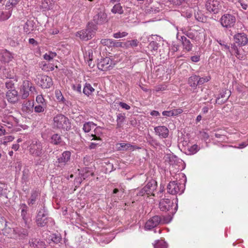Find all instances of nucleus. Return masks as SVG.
Returning a JSON list of instances; mask_svg holds the SVG:
<instances>
[{
    "label": "nucleus",
    "mask_w": 248,
    "mask_h": 248,
    "mask_svg": "<svg viewBox=\"0 0 248 248\" xmlns=\"http://www.w3.org/2000/svg\"><path fill=\"white\" fill-rule=\"evenodd\" d=\"M97 30V26L93 23H89L85 29L77 32L76 36L83 41H88L92 38Z\"/></svg>",
    "instance_id": "obj_1"
},
{
    "label": "nucleus",
    "mask_w": 248,
    "mask_h": 248,
    "mask_svg": "<svg viewBox=\"0 0 248 248\" xmlns=\"http://www.w3.org/2000/svg\"><path fill=\"white\" fill-rule=\"evenodd\" d=\"M159 208L161 211L170 212L174 214L177 210L178 206L176 204L175 206L174 202L169 199L163 198L160 200L159 203Z\"/></svg>",
    "instance_id": "obj_2"
},
{
    "label": "nucleus",
    "mask_w": 248,
    "mask_h": 248,
    "mask_svg": "<svg viewBox=\"0 0 248 248\" xmlns=\"http://www.w3.org/2000/svg\"><path fill=\"white\" fill-rule=\"evenodd\" d=\"M53 125L59 129L68 130L71 127V124L69 119L62 114H59L53 118Z\"/></svg>",
    "instance_id": "obj_3"
},
{
    "label": "nucleus",
    "mask_w": 248,
    "mask_h": 248,
    "mask_svg": "<svg viewBox=\"0 0 248 248\" xmlns=\"http://www.w3.org/2000/svg\"><path fill=\"white\" fill-rule=\"evenodd\" d=\"M167 191L171 195H180L185 190V186L183 184L179 183L176 181H170L167 186Z\"/></svg>",
    "instance_id": "obj_4"
},
{
    "label": "nucleus",
    "mask_w": 248,
    "mask_h": 248,
    "mask_svg": "<svg viewBox=\"0 0 248 248\" xmlns=\"http://www.w3.org/2000/svg\"><path fill=\"white\" fill-rule=\"evenodd\" d=\"M48 213L45 206H42L37 212L36 217V222L38 226L44 227L46 225L48 220Z\"/></svg>",
    "instance_id": "obj_5"
},
{
    "label": "nucleus",
    "mask_w": 248,
    "mask_h": 248,
    "mask_svg": "<svg viewBox=\"0 0 248 248\" xmlns=\"http://www.w3.org/2000/svg\"><path fill=\"white\" fill-rule=\"evenodd\" d=\"M170 220L167 221L159 216H155L147 221L145 224V229L151 230L161 224L169 223Z\"/></svg>",
    "instance_id": "obj_6"
},
{
    "label": "nucleus",
    "mask_w": 248,
    "mask_h": 248,
    "mask_svg": "<svg viewBox=\"0 0 248 248\" xmlns=\"http://www.w3.org/2000/svg\"><path fill=\"white\" fill-rule=\"evenodd\" d=\"M236 22L234 16L229 14H225L221 17L220 22L221 25L226 28H231L234 26Z\"/></svg>",
    "instance_id": "obj_7"
},
{
    "label": "nucleus",
    "mask_w": 248,
    "mask_h": 248,
    "mask_svg": "<svg viewBox=\"0 0 248 248\" xmlns=\"http://www.w3.org/2000/svg\"><path fill=\"white\" fill-rule=\"evenodd\" d=\"M43 148V143L40 141H33L30 147V152L34 156H41L45 152Z\"/></svg>",
    "instance_id": "obj_8"
},
{
    "label": "nucleus",
    "mask_w": 248,
    "mask_h": 248,
    "mask_svg": "<svg viewBox=\"0 0 248 248\" xmlns=\"http://www.w3.org/2000/svg\"><path fill=\"white\" fill-rule=\"evenodd\" d=\"M34 90V88L32 86V84L28 80H24L21 86L20 90V95L22 99L27 98L30 92Z\"/></svg>",
    "instance_id": "obj_9"
},
{
    "label": "nucleus",
    "mask_w": 248,
    "mask_h": 248,
    "mask_svg": "<svg viewBox=\"0 0 248 248\" xmlns=\"http://www.w3.org/2000/svg\"><path fill=\"white\" fill-rule=\"evenodd\" d=\"M207 11L210 13L217 14L221 8V3L218 0H208L205 4Z\"/></svg>",
    "instance_id": "obj_10"
},
{
    "label": "nucleus",
    "mask_w": 248,
    "mask_h": 248,
    "mask_svg": "<svg viewBox=\"0 0 248 248\" xmlns=\"http://www.w3.org/2000/svg\"><path fill=\"white\" fill-rule=\"evenodd\" d=\"M115 63L108 57H106L102 59L97 64V67L99 69L102 71H107L112 69Z\"/></svg>",
    "instance_id": "obj_11"
},
{
    "label": "nucleus",
    "mask_w": 248,
    "mask_h": 248,
    "mask_svg": "<svg viewBox=\"0 0 248 248\" xmlns=\"http://www.w3.org/2000/svg\"><path fill=\"white\" fill-rule=\"evenodd\" d=\"M19 96L17 91L15 90H9L6 94V98L7 101L12 104H15L18 102Z\"/></svg>",
    "instance_id": "obj_12"
},
{
    "label": "nucleus",
    "mask_w": 248,
    "mask_h": 248,
    "mask_svg": "<svg viewBox=\"0 0 248 248\" xmlns=\"http://www.w3.org/2000/svg\"><path fill=\"white\" fill-rule=\"evenodd\" d=\"M234 40L238 45L242 46L248 43V38L245 33H238L234 36Z\"/></svg>",
    "instance_id": "obj_13"
},
{
    "label": "nucleus",
    "mask_w": 248,
    "mask_h": 248,
    "mask_svg": "<svg viewBox=\"0 0 248 248\" xmlns=\"http://www.w3.org/2000/svg\"><path fill=\"white\" fill-rule=\"evenodd\" d=\"M39 84L42 88H49L53 85L52 79L50 77L47 76L43 75L41 77Z\"/></svg>",
    "instance_id": "obj_14"
},
{
    "label": "nucleus",
    "mask_w": 248,
    "mask_h": 248,
    "mask_svg": "<svg viewBox=\"0 0 248 248\" xmlns=\"http://www.w3.org/2000/svg\"><path fill=\"white\" fill-rule=\"evenodd\" d=\"M155 132L156 135L161 138H166L169 135V129L165 126H158L154 128Z\"/></svg>",
    "instance_id": "obj_15"
},
{
    "label": "nucleus",
    "mask_w": 248,
    "mask_h": 248,
    "mask_svg": "<svg viewBox=\"0 0 248 248\" xmlns=\"http://www.w3.org/2000/svg\"><path fill=\"white\" fill-rule=\"evenodd\" d=\"M101 42L102 44L105 46H109L125 47L124 43L118 42L111 39H102Z\"/></svg>",
    "instance_id": "obj_16"
},
{
    "label": "nucleus",
    "mask_w": 248,
    "mask_h": 248,
    "mask_svg": "<svg viewBox=\"0 0 248 248\" xmlns=\"http://www.w3.org/2000/svg\"><path fill=\"white\" fill-rule=\"evenodd\" d=\"M13 59V54L6 49H3L0 51V61L3 62H9Z\"/></svg>",
    "instance_id": "obj_17"
},
{
    "label": "nucleus",
    "mask_w": 248,
    "mask_h": 248,
    "mask_svg": "<svg viewBox=\"0 0 248 248\" xmlns=\"http://www.w3.org/2000/svg\"><path fill=\"white\" fill-rule=\"evenodd\" d=\"M231 95V92L229 90L222 91L220 95L217 98L216 103L218 104L224 103L229 98Z\"/></svg>",
    "instance_id": "obj_18"
},
{
    "label": "nucleus",
    "mask_w": 248,
    "mask_h": 248,
    "mask_svg": "<svg viewBox=\"0 0 248 248\" xmlns=\"http://www.w3.org/2000/svg\"><path fill=\"white\" fill-rule=\"evenodd\" d=\"M146 191V194L154 196V191L156 188V182L155 180L149 181L144 187Z\"/></svg>",
    "instance_id": "obj_19"
},
{
    "label": "nucleus",
    "mask_w": 248,
    "mask_h": 248,
    "mask_svg": "<svg viewBox=\"0 0 248 248\" xmlns=\"http://www.w3.org/2000/svg\"><path fill=\"white\" fill-rule=\"evenodd\" d=\"M94 21L97 24H103L108 21L107 15L103 12H100L93 17Z\"/></svg>",
    "instance_id": "obj_20"
},
{
    "label": "nucleus",
    "mask_w": 248,
    "mask_h": 248,
    "mask_svg": "<svg viewBox=\"0 0 248 248\" xmlns=\"http://www.w3.org/2000/svg\"><path fill=\"white\" fill-rule=\"evenodd\" d=\"M30 248H46L45 243L38 239H31L30 241Z\"/></svg>",
    "instance_id": "obj_21"
},
{
    "label": "nucleus",
    "mask_w": 248,
    "mask_h": 248,
    "mask_svg": "<svg viewBox=\"0 0 248 248\" xmlns=\"http://www.w3.org/2000/svg\"><path fill=\"white\" fill-rule=\"evenodd\" d=\"M116 146L119 151H127L128 150L133 151L134 149L138 148V147L133 146L130 143H117Z\"/></svg>",
    "instance_id": "obj_22"
},
{
    "label": "nucleus",
    "mask_w": 248,
    "mask_h": 248,
    "mask_svg": "<svg viewBox=\"0 0 248 248\" xmlns=\"http://www.w3.org/2000/svg\"><path fill=\"white\" fill-rule=\"evenodd\" d=\"M19 209L21 210V217L26 224L29 217V215L28 214V207L26 204L22 203L20 204Z\"/></svg>",
    "instance_id": "obj_23"
},
{
    "label": "nucleus",
    "mask_w": 248,
    "mask_h": 248,
    "mask_svg": "<svg viewBox=\"0 0 248 248\" xmlns=\"http://www.w3.org/2000/svg\"><path fill=\"white\" fill-rule=\"evenodd\" d=\"M71 153L69 151H64L58 159V162L62 165H65L69 161Z\"/></svg>",
    "instance_id": "obj_24"
},
{
    "label": "nucleus",
    "mask_w": 248,
    "mask_h": 248,
    "mask_svg": "<svg viewBox=\"0 0 248 248\" xmlns=\"http://www.w3.org/2000/svg\"><path fill=\"white\" fill-rule=\"evenodd\" d=\"M181 40L184 49L186 51H190L192 50L193 45L191 43L189 40L187 39L185 36H182L181 37Z\"/></svg>",
    "instance_id": "obj_25"
},
{
    "label": "nucleus",
    "mask_w": 248,
    "mask_h": 248,
    "mask_svg": "<svg viewBox=\"0 0 248 248\" xmlns=\"http://www.w3.org/2000/svg\"><path fill=\"white\" fill-rule=\"evenodd\" d=\"M33 102L31 100L24 102L22 105V110L24 112L29 113L33 109Z\"/></svg>",
    "instance_id": "obj_26"
},
{
    "label": "nucleus",
    "mask_w": 248,
    "mask_h": 248,
    "mask_svg": "<svg viewBox=\"0 0 248 248\" xmlns=\"http://www.w3.org/2000/svg\"><path fill=\"white\" fill-rule=\"evenodd\" d=\"M183 110L181 108L173 109L172 110L169 111H164L162 112V114L164 116L170 117L173 116H176L178 114L182 113Z\"/></svg>",
    "instance_id": "obj_27"
},
{
    "label": "nucleus",
    "mask_w": 248,
    "mask_h": 248,
    "mask_svg": "<svg viewBox=\"0 0 248 248\" xmlns=\"http://www.w3.org/2000/svg\"><path fill=\"white\" fill-rule=\"evenodd\" d=\"M94 134H92L90 136L92 137V140H101L100 136L102 134V129L101 127H96L94 130Z\"/></svg>",
    "instance_id": "obj_28"
},
{
    "label": "nucleus",
    "mask_w": 248,
    "mask_h": 248,
    "mask_svg": "<svg viewBox=\"0 0 248 248\" xmlns=\"http://www.w3.org/2000/svg\"><path fill=\"white\" fill-rule=\"evenodd\" d=\"M51 142L54 145H62L63 144V141L61 136L58 134H55L52 135L51 137Z\"/></svg>",
    "instance_id": "obj_29"
},
{
    "label": "nucleus",
    "mask_w": 248,
    "mask_h": 248,
    "mask_svg": "<svg viewBox=\"0 0 248 248\" xmlns=\"http://www.w3.org/2000/svg\"><path fill=\"white\" fill-rule=\"evenodd\" d=\"M39 196V193L38 191L34 190L32 191L30 198L28 201L29 205H33L35 203L36 201Z\"/></svg>",
    "instance_id": "obj_30"
},
{
    "label": "nucleus",
    "mask_w": 248,
    "mask_h": 248,
    "mask_svg": "<svg viewBox=\"0 0 248 248\" xmlns=\"http://www.w3.org/2000/svg\"><path fill=\"white\" fill-rule=\"evenodd\" d=\"M15 118L12 116H9L8 117H4L2 120L3 123L8 128H11L14 125V121H15Z\"/></svg>",
    "instance_id": "obj_31"
},
{
    "label": "nucleus",
    "mask_w": 248,
    "mask_h": 248,
    "mask_svg": "<svg viewBox=\"0 0 248 248\" xmlns=\"http://www.w3.org/2000/svg\"><path fill=\"white\" fill-rule=\"evenodd\" d=\"M198 76L196 75H193L189 78L188 80V83L190 87L195 89L198 85Z\"/></svg>",
    "instance_id": "obj_32"
},
{
    "label": "nucleus",
    "mask_w": 248,
    "mask_h": 248,
    "mask_svg": "<svg viewBox=\"0 0 248 248\" xmlns=\"http://www.w3.org/2000/svg\"><path fill=\"white\" fill-rule=\"evenodd\" d=\"M33 22L32 21H27L25 24L23 29L26 34H29L33 29Z\"/></svg>",
    "instance_id": "obj_33"
},
{
    "label": "nucleus",
    "mask_w": 248,
    "mask_h": 248,
    "mask_svg": "<svg viewBox=\"0 0 248 248\" xmlns=\"http://www.w3.org/2000/svg\"><path fill=\"white\" fill-rule=\"evenodd\" d=\"M94 91V89L91 86L90 83H85L83 90V92L85 95L89 96Z\"/></svg>",
    "instance_id": "obj_34"
},
{
    "label": "nucleus",
    "mask_w": 248,
    "mask_h": 248,
    "mask_svg": "<svg viewBox=\"0 0 248 248\" xmlns=\"http://www.w3.org/2000/svg\"><path fill=\"white\" fill-rule=\"evenodd\" d=\"M96 126V124L92 122H86L83 126V130L85 133L89 132L92 129H93Z\"/></svg>",
    "instance_id": "obj_35"
},
{
    "label": "nucleus",
    "mask_w": 248,
    "mask_h": 248,
    "mask_svg": "<svg viewBox=\"0 0 248 248\" xmlns=\"http://www.w3.org/2000/svg\"><path fill=\"white\" fill-rule=\"evenodd\" d=\"M111 11L113 14H122L124 13L123 7L120 3H117L114 5L111 10Z\"/></svg>",
    "instance_id": "obj_36"
},
{
    "label": "nucleus",
    "mask_w": 248,
    "mask_h": 248,
    "mask_svg": "<svg viewBox=\"0 0 248 248\" xmlns=\"http://www.w3.org/2000/svg\"><path fill=\"white\" fill-rule=\"evenodd\" d=\"M125 119V114L124 113H119L117 115V126L120 127L124 121Z\"/></svg>",
    "instance_id": "obj_37"
},
{
    "label": "nucleus",
    "mask_w": 248,
    "mask_h": 248,
    "mask_svg": "<svg viewBox=\"0 0 248 248\" xmlns=\"http://www.w3.org/2000/svg\"><path fill=\"white\" fill-rule=\"evenodd\" d=\"M139 42L137 39L128 41L124 43L125 47H135L138 46Z\"/></svg>",
    "instance_id": "obj_38"
},
{
    "label": "nucleus",
    "mask_w": 248,
    "mask_h": 248,
    "mask_svg": "<svg viewBox=\"0 0 248 248\" xmlns=\"http://www.w3.org/2000/svg\"><path fill=\"white\" fill-rule=\"evenodd\" d=\"M50 239L55 243H58L60 242L62 240V237L59 233H53L50 235Z\"/></svg>",
    "instance_id": "obj_39"
},
{
    "label": "nucleus",
    "mask_w": 248,
    "mask_h": 248,
    "mask_svg": "<svg viewBox=\"0 0 248 248\" xmlns=\"http://www.w3.org/2000/svg\"><path fill=\"white\" fill-rule=\"evenodd\" d=\"M57 56V53L54 52L49 51L44 55L43 58L45 60L50 61Z\"/></svg>",
    "instance_id": "obj_40"
},
{
    "label": "nucleus",
    "mask_w": 248,
    "mask_h": 248,
    "mask_svg": "<svg viewBox=\"0 0 248 248\" xmlns=\"http://www.w3.org/2000/svg\"><path fill=\"white\" fill-rule=\"evenodd\" d=\"M36 101L38 105L47 106V102L44 98L42 95H38L36 97Z\"/></svg>",
    "instance_id": "obj_41"
},
{
    "label": "nucleus",
    "mask_w": 248,
    "mask_h": 248,
    "mask_svg": "<svg viewBox=\"0 0 248 248\" xmlns=\"http://www.w3.org/2000/svg\"><path fill=\"white\" fill-rule=\"evenodd\" d=\"M154 248H166V243L163 240H156L154 244Z\"/></svg>",
    "instance_id": "obj_42"
},
{
    "label": "nucleus",
    "mask_w": 248,
    "mask_h": 248,
    "mask_svg": "<svg viewBox=\"0 0 248 248\" xmlns=\"http://www.w3.org/2000/svg\"><path fill=\"white\" fill-rule=\"evenodd\" d=\"M7 186L4 184L0 183V196H6L7 194Z\"/></svg>",
    "instance_id": "obj_43"
},
{
    "label": "nucleus",
    "mask_w": 248,
    "mask_h": 248,
    "mask_svg": "<svg viewBox=\"0 0 248 248\" xmlns=\"http://www.w3.org/2000/svg\"><path fill=\"white\" fill-rule=\"evenodd\" d=\"M55 96H56V99L59 102H62L64 103V101H65L61 92L59 90H56L55 91Z\"/></svg>",
    "instance_id": "obj_44"
},
{
    "label": "nucleus",
    "mask_w": 248,
    "mask_h": 248,
    "mask_svg": "<svg viewBox=\"0 0 248 248\" xmlns=\"http://www.w3.org/2000/svg\"><path fill=\"white\" fill-rule=\"evenodd\" d=\"M11 16V11H9L8 12H2L1 15H0V21L6 20L9 18Z\"/></svg>",
    "instance_id": "obj_45"
},
{
    "label": "nucleus",
    "mask_w": 248,
    "mask_h": 248,
    "mask_svg": "<svg viewBox=\"0 0 248 248\" xmlns=\"http://www.w3.org/2000/svg\"><path fill=\"white\" fill-rule=\"evenodd\" d=\"M83 173L81 174V176L83 178V179H85L87 178L90 176H93V172L90 171L89 170V169L85 168L83 170Z\"/></svg>",
    "instance_id": "obj_46"
},
{
    "label": "nucleus",
    "mask_w": 248,
    "mask_h": 248,
    "mask_svg": "<svg viewBox=\"0 0 248 248\" xmlns=\"http://www.w3.org/2000/svg\"><path fill=\"white\" fill-rule=\"evenodd\" d=\"M18 2V0H9L6 3V8L10 10L13 6H16Z\"/></svg>",
    "instance_id": "obj_47"
},
{
    "label": "nucleus",
    "mask_w": 248,
    "mask_h": 248,
    "mask_svg": "<svg viewBox=\"0 0 248 248\" xmlns=\"http://www.w3.org/2000/svg\"><path fill=\"white\" fill-rule=\"evenodd\" d=\"M128 35V33L126 31H118L113 33V37L115 38L118 39L123 38L126 36Z\"/></svg>",
    "instance_id": "obj_48"
},
{
    "label": "nucleus",
    "mask_w": 248,
    "mask_h": 248,
    "mask_svg": "<svg viewBox=\"0 0 248 248\" xmlns=\"http://www.w3.org/2000/svg\"><path fill=\"white\" fill-rule=\"evenodd\" d=\"M47 106L36 105L34 107V111L36 113L43 112L46 109Z\"/></svg>",
    "instance_id": "obj_49"
},
{
    "label": "nucleus",
    "mask_w": 248,
    "mask_h": 248,
    "mask_svg": "<svg viewBox=\"0 0 248 248\" xmlns=\"http://www.w3.org/2000/svg\"><path fill=\"white\" fill-rule=\"evenodd\" d=\"M159 47V44L155 41H151L149 45V48L151 50L156 51Z\"/></svg>",
    "instance_id": "obj_50"
},
{
    "label": "nucleus",
    "mask_w": 248,
    "mask_h": 248,
    "mask_svg": "<svg viewBox=\"0 0 248 248\" xmlns=\"http://www.w3.org/2000/svg\"><path fill=\"white\" fill-rule=\"evenodd\" d=\"M210 79V77H205L202 78H200L199 76H198V85H202L205 82H206L208 81Z\"/></svg>",
    "instance_id": "obj_51"
},
{
    "label": "nucleus",
    "mask_w": 248,
    "mask_h": 248,
    "mask_svg": "<svg viewBox=\"0 0 248 248\" xmlns=\"http://www.w3.org/2000/svg\"><path fill=\"white\" fill-rule=\"evenodd\" d=\"M124 192V189L121 188V189H119L118 188H114L113 191V194H116L118 193V197L120 198H122L123 197V195Z\"/></svg>",
    "instance_id": "obj_52"
},
{
    "label": "nucleus",
    "mask_w": 248,
    "mask_h": 248,
    "mask_svg": "<svg viewBox=\"0 0 248 248\" xmlns=\"http://www.w3.org/2000/svg\"><path fill=\"white\" fill-rule=\"evenodd\" d=\"M19 235L21 237H25L28 235V230L25 229H22L19 231Z\"/></svg>",
    "instance_id": "obj_53"
},
{
    "label": "nucleus",
    "mask_w": 248,
    "mask_h": 248,
    "mask_svg": "<svg viewBox=\"0 0 248 248\" xmlns=\"http://www.w3.org/2000/svg\"><path fill=\"white\" fill-rule=\"evenodd\" d=\"M5 86L9 90L15 89L14 84L11 81L6 82L5 83Z\"/></svg>",
    "instance_id": "obj_54"
},
{
    "label": "nucleus",
    "mask_w": 248,
    "mask_h": 248,
    "mask_svg": "<svg viewBox=\"0 0 248 248\" xmlns=\"http://www.w3.org/2000/svg\"><path fill=\"white\" fill-rule=\"evenodd\" d=\"M2 71H3V72L4 73V76L2 77L3 78H11V75H9L8 73V72L7 70H6V69H1L0 70V73H1Z\"/></svg>",
    "instance_id": "obj_55"
},
{
    "label": "nucleus",
    "mask_w": 248,
    "mask_h": 248,
    "mask_svg": "<svg viewBox=\"0 0 248 248\" xmlns=\"http://www.w3.org/2000/svg\"><path fill=\"white\" fill-rule=\"evenodd\" d=\"M198 146L197 145L195 144L190 147L189 151L192 153L195 154L198 151Z\"/></svg>",
    "instance_id": "obj_56"
},
{
    "label": "nucleus",
    "mask_w": 248,
    "mask_h": 248,
    "mask_svg": "<svg viewBox=\"0 0 248 248\" xmlns=\"http://www.w3.org/2000/svg\"><path fill=\"white\" fill-rule=\"evenodd\" d=\"M238 2L240 4L241 8L244 10H247L248 8V5L242 0H239Z\"/></svg>",
    "instance_id": "obj_57"
},
{
    "label": "nucleus",
    "mask_w": 248,
    "mask_h": 248,
    "mask_svg": "<svg viewBox=\"0 0 248 248\" xmlns=\"http://www.w3.org/2000/svg\"><path fill=\"white\" fill-rule=\"evenodd\" d=\"M145 194H146V191L144 187L141 189L139 190L136 193L138 196H143Z\"/></svg>",
    "instance_id": "obj_58"
},
{
    "label": "nucleus",
    "mask_w": 248,
    "mask_h": 248,
    "mask_svg": "<svg viewBox=\"0 0 248 248\" xmlns=\"http://www.w3.org/2000/svg\"><path fill=\"white\" fill-rule=\"evenodd\" d=\"M119 104L123 108H124L126 110H128L130 108V107L125 103L121 102Z\"/></svg>",
    "instance_id": "obj_59"
},
{
    "label": "nucleus",
    "mask_w": 248,
    "mask_h": 248,
    "mask_svg": "<svg viewBox=\"0 0 248 248\" xmlns=\"http://www.w3.org/2000/svg\"><path fill=\"white\" fill-rule=\"evenodd\" d=\"M73 88L74 90L77 91L79 93H81V86L80 84H78L77 85H73Z\"/></svg>",
    "instance_id": "obj_60"
},
{
    "label": "nucleus",
    "mask_w": 248,
    "mask_h": 248,
    "mask_svg": "<svg viewBox=\"0 0 248 248\" xmlns=\"http://www.w3.org/2000/svg\"><path fill=\"white\" fill-rule=\"evenodd\" d=\"M166 89V87L164 85H158L155 87V90L156 92L160 91H164Z\"/></svg>",
    "instance_id": "obj_61"
},
{
    "label": "nucleus",
    "mask_w": 248,
    "mask_h": 248,
    "mask_svg": "<svg viewBox=\"0 0 248 248\" xmlns=\"http://www.w3.org/2000/svg\"><path fill=\"white\" fill-rule=\"evenodd\" d=\"M182 16L188 18H190L191 17L192 13L191 12H188V11H187L186 12H183L182 13Z\"/></svg>",
    "instance_id": "obj_62"
},
{
    "label": "nucleus",
    "mask_w": 248,
    "mask_h": 248,
    "mask_svg": "<svg viewBox=\"0 0 248 248\" xmlns=\"http://www.w3.org/2000/svg\"><path fill=\"white\" fill-rule=\"evenodd\" d=\"M90 161V157L89 156H88V155H86V156H85L83 158V162H84V164L86 165V166H88L89 162Z\"/></svg>",
    "instance_id": "obj_63"
},
{
    "label": "nucleus",
    "mask_w": 248,
    "mask_h": 248,
    "mask_svg": "<svg viewBox=\"0 0 248 248\" xmlns=\"http://www.w3.org/2000/svg\"><path fill=\"white\" fill-rule=\"evenodd\" d=\"M185 35L187 36L189 38H190L191 39H195V35L193 34V33L191 32H188V31H186V33H185Z\"/></svg>",
    "instance_id": "obj_64"
}]
</instances>
